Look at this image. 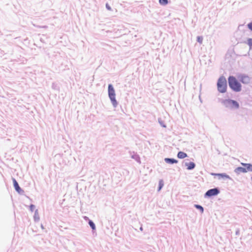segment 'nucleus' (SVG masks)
<instances>
[{
    "label": "nucleus",
    "mask_w": 252,
    "mask_h": 252,
    "mask_svg": "<svg viewBox=\"0 0 252 252\" xmlns=\"http://www.w3.org/2000/svg\"><path fill=\"white\" fill-rule=\"evenodd\" d=\"M228 81L229 87L233 91L239 92L242 90L241 84L234 76H229L228 78Z\"/></svg>",
    "instance_id": "1"
},
{
    "label": "nucleus",
    "mask_w": 252,
    "mask_h": 252,
    "mask_svg": "<svg viewBox=\"0 0 252 252\" xmlns=\"http://www.w3.org/2000/svg\"><path fill=\"white\" fill-rule=\"evenodd\" d=\"M217 87L220 93H224L226 91L227 82L224 76H221L219 78L217 83Z\"/></svg>",
    "instance_id": "2"
},
{
    "label": "nucleus",
    "mask_w": 252,
    "mask_h": 252,
    "mask_svg": "<svg viewBox=\"0 0 252 252\" xmlns=\"http://www.w3.org/2000/svg\"><path fill=\"white\" fill-rule=\"evenodd\" d=\"M108 94L109 96L114 104L116 103V100L115 99V90L112 86L110 84L108 86Z\"/></svg>",
    "instance_id": "3"
},
{
    "label": "nucleus",
    "mask_w": 252,
    "mask_h": 252,
    "mask_svg": "<svg viewBox=\"0 0 252 252\" xmlns=\"http://www.w3.org/2000/svg\"><path fill=\"white\" fill-rule=\"evenodd\" d=\"M238 79L243 84H248L250 82V77L246 74H240L238 76Z\"/></svg>",
    "instance_id": "4"
},
{
    "label": "nucleus",
    "mask_w": 252,
    "mask_h": 252,
    "mask_svg": "<svg viewBox=\"0 0 252 252\" xmlns=\"http://www.w3.org/2000/svg\"><path fill=\"white\" fill-rule=\"evenodd\" d=\"M224 104L226 106L231 108H238L239 107L238 103L233 100H226L224 101Z\"/></svg>",
    "instance_id": "5"
},
{
    "label": "nucleus",
    "mask_w": 252,
    "mask_h": 252,
    "mask_svg": "<svg viewBox=\"0 0 252 252\" xmlns=\"http://www.w3.org/2000/svg\"><path fill=\"white\" fill-rule=\"evenodd\" d=\"M219 193V190L217 189H213L208 190L205 195L208 196H212L217 195Z\"/></svg>",
    "instance_id": "6"
},
{
    "label": "nucleus",
    "mask_w": 252,
    "mask_h": 252,
    "mask_svg": "<svg viewBox=\"0 0 252 252\" xmlns=\"http://www.w3.org/2000/svg\"><path fill=\"white\" fill-rule=\"evenodd\" d=\"M13 182L14 184V187L17 191L18 192H20L21 191V188L19 186V185L17 183V182L16 181L15 179H13Z\"/></svg>",
    "instance_id": "7"
},
{
    "label": "nucleus",
    "mask_w": 252,
    "mask_h": 252,
    "mask_svg": "<svg viewBox=\"0 0 252 252\" xmlns=\"http://www.w3.org/2000/svg\"><path fill=\"white\" fill-rule=\"evenodd\" d=\"M186 166L187 167V169L188 170H191L195 167V164L193 162H190L189 163H186Z\"/></svg>",
    "instance_id": "8"
},
{
    "label": "nucleus",
    "mask_w": 252,
    "mask_h": 252,
    "mask_svg": "<svg viewBox=\"0 0 252 252\" xmlns=\"http://www.w3.org/2000/svg\"><path fill=\"white\" fill-rule=\"evenodd\" d=\"M165 161L166 163L170 164L177 163L178 162V160L173 158H165Z\"/></svg>",
    "instance_id": "9"
},
{
    "label": "nucleus",
    "mask_w": 252,
    "mask_h": 252,
    "mask_svg": "<svg viewBox=\"0 0 252 252\" xmlns=\"http://www.w3.org/2000/svg\"><path fill=\"white\" fill-rule=\"evenodd\" d=\"M187 157V154L183 152H179L177 154L179 158H184Z\"/></svg>",
    "instance_id": "10"
},
{
    "label": "nucleus",
    "mask_w": 252,
    "mask_h": 252,
    "mask_svg": "<svg viewBox=\"0 0 252 252\" xmlns=\"http://www.w3.org/2000/svg\"><path fill=\"white\" fill-rule=\"evenodd\" d=\"M235 171L239 173H246V172H247V170H246V168H243L242 167H238L236 169Z\"/></svg>",
    "instance_id": "11"
},
{
    "label": "nucleus",
    "mask_w": 252,
    "mask_h": 252,
    "mask_svg": "<svg viewBox=\"0 0 252 252\" xmlns=\"http://www.w3.org/2000/svg\"><path fill=\"white\" fill-rule=\"evenodd\" d=\"M243 165L246 167L247 171H252V164L247 163H242Z\"/></svg>",
    "instance_id": "12"
},
{
    "label": "nucleus",
    "mask_w": 252,
    "mask_h": 252,
    "mask_svg": "<svg viewBox=\"0 0 252 252\" xmlns=\"http://www.w3.org/2000/svg\"><path fill=\"white\" fill-rule=\"evenodd\" d=\"M164 185L163 182L162 180L159 181V188L158 190L159 191Z\"/></svg>",
    "instance_id": "13"
},
{
    "label": "nucleus",
    "mask_w": 252,
    "mask_h": 252,
    "mask_svg": "<svg viewBox=\"0 0 252 252\" xmlns=\"http://www.w3.org/2000/svg\"><path fill=\"white\" fill-rule=\"evenodd\" d=\"M159 2L161 5H166L168 3V0H159Z\"/></svg>",
    "instance_id": "14"
},
{
    "label": "nucleus",
    "mask_w": 252,
    "mask_h": 252,
    "mask_svg": "<svg viewBox=\"0 0 252 252\" xmlns=\"http://www.w3.org/2000/svg\"><path fill=\"white\" fill-rule=\"evenodd\" d=\"M89 223L90 226L92 227V228L93 230H94L95 228V225H94V223L91 220H90Z\"/></svg>",
    "instance_id": "15"
},
{
    "label": "nucleus",
    "mask_w": 252,
    "mask_h": 252,
    "mask_svg": "<svg viewBox=\"0 0 252 252\" xmlns=\"http://www.w3.org/2000/svg\"><path fill=\"white\" fill-rule=\"evenodd\" d=\"M248 44L250 47H252V38H249L247 40Z\"/></svg>",
    "instance_id": "16"
},
{
    "label": "nucleus",
    "mask_w": 252,
    "mask_h": 252,
    "mask_svg": "<svg viewBox=\"0 0 252 252\" xmlns=\"http://www.w3.org/2000/svg\"><path fill=\"white\" fill-rule=\"evenodd\" d=\"M195 207L196 208L199 209L201 211L202 213L203 212V208L202 206H200L199 205H195Z\"/></svg>",
    "instance_id": "17"
},
{
    "label": "nucleus",
    "mask_w": 252,
    "mask_h": 252,
    "mask_svg": "<svg viewBox=\"0 0 252 252\" xmlns=\"http://www.w3.org/2000/svg\"><path fill=\"white\" fill-rule=\"evenodd\" d=\"M216 175L219 176V177H225V178H229V176L227 175H225V174H216Z\"/></svg>",
    "instance_id": "18"
},
{
    "label": "nucleus",
    "mask_w": 252,
    "mask_h": 252,
    "mask_svg": "<svg viewBox=\"0 0 252 252\" xmlns=\"http://www.w3.org/2000/svg\"><path fill=\"white\" fill-rule=\"evenodd\" d=\"M197 41L200 43V44H201L202 43V41H203V38L201 36H198L197 37Z\"/></svg>",
    "instance_id": "19"
},
{
    "label": "nucleus",
    "mask_w": 252,
    "mask_h": 252,
    "mask_svg": "<svg viewBox=\"0 0 252 252\" xmlns=\"http://www.w3.org/2000/svg\"><path fill=\"white\" fill-rule=\"evenodd\" d=\"M248 27L250 30L252 31V23H250L248 25Z\"/></svg>",
    "instance_id": "20"
},
{
    "label": "nucleus",
    "mask_w": 252,
    "mask_h": 252,
    "mask_svg": "<svg viewBox=\"0 0 252 252\" xmlns=\"http://www.w3.org/2000/svg\"><path fill=\"white\" fill-rule=\"evenodd\" d=\"M106 6L108 8V9H110V8L109 6H107V5H106Z\"/></svg>",
    "instance_id": "21"
}]
</instances>
